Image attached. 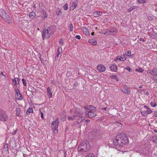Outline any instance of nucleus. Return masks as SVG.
<instances>
[{"label":"nucleus","mask_w":157,"mask_h":157,"mask_svg":"<svg viewBox=\"0 0 157 157\" xmlns=\"http://www.w3.org/2000/svg\"><path fill=\"white\" fill-rule=\"evenodd\" d=\"M151 140H152L154 143L157 144V135L155 134L153 136Z\"/></svg>","instance_id":"26"},{"label":"nucleus","mask_w":157,"mask_h":157,"mask_svg":"<svg viewBox=\"0 0 157 157\" xmlns=\"http://www.w3.org/2000/svg\"><path fill=\"white\" fill-rule=\"evenodd\" d=\"M15 90L16 92V94L17 95V96H18V94L20 95V98H19V100H21L22 99V96L21 94L20 93V91L19 90V89L16 87L15 88Z\"/></svg>","instance_id":"17"},{"label":"nucleus","mask_w":157,"mask_h":157,"mask_svg":"<svg viewBox=\"0 0 157 157\" xmlns=\"http://www.w3.org/2000/svg\"><path fill=\"white\" fill-rule=\"evenodd\" d=\"M117 60H120L124 61L122 57H117L116 58Z\"/></svg>","instance_id":"41"},{"label":"nucleus","mask_w":157,"mask_h":157,"mask_svg":"<svg viewBox=\"0 0 157 157\" xmlns=\"http://www.w3.org/2000/svg\"><path fill=\"white\" fill-rule=\"evenodd\" d=\"M153 77V79L157 82V74Z\"/></svg>","instance_id":"45"},{"label":"nucleus","mask_w":157,"mask_h":157,"mask_svg":"<svg viewBox=\"0 0 157 157\" xmlns=\"http://www.w3.org/2000/svg\"><path fill=\"white\" fill-rule=\"evenodd\" d=\"M135 6H133L128 8V9L127 10V11L129 13V12H131L133 9H135Z\"/></svg>","instance_id":"32"},{"label":"nucleus","mask_w":157,"mask_h":157,"mask_svg":"<svg viewBox=\"0 0 157 157\" xmlns=\"http://www.w3.org/2000/svg\"><path fill=\"white\" fill-rule=\"evenodd\" d=\"M43 14L44 15V17L43 18V19H44L47 17V14L45 12H43Z\"/></svg>","instance_id":"43"},{"label":"nucleus","mask_w":157,"mask_h":157,"mask_svg":"<svg viewBox=\"0 0 157 157\" xmlns=\"http://www.w3.org/2000/svg\"><path fill=\"white\" fill-rule=\"evenodd\" d=\"M33 7L34 8H36V5L35 4H34L33 5Z\"/></svg>","instance_id":"63"},{"label":"nucleus","mask_w":157,"mask_h":157,"mask_svg":"<svg viewBox=\"0 0 157 157\" xmlns=\"http://www.w3.org/2000/svg\"><path fill=\"white\" fill-rule=\"evenodd\" d=\"M62 48L60 46L58 47L56 52V55L55 57L56 59H57L59 57H61V55H60V56H59V55L62 54Z\"/></svg>","instance_id":"11"},{"label":"nucleus","mask_w":157,"mask_h":157,"mask_svg":"<svg viewBox=\"0 0 157 157\" xmlns=\"http://www.w3.org/2000/svg\"><path fill=\"white\" fill-rule=\"evenodd\" d=\"M83 111L80 110L77 108H75L72 110L70 111V113L71 116H69L67 117L68 120L70 121H74L75 120L76 118L78 117H81L83 115Z\"/></svg>","instance_id":"1"},{"label":"nucleus","mask_w":157,"mask_h":157,"mask_svg":"<svg viewBox=\"0 0 157 157\" xmlns=\"http://www.w3.org/2000/svg\"><path fill=\"white\" fill-rule=\"evenodd\" d=\"M120 137L121 138V143L122 145L125 144L128 142V136L124 134H121L117 136V138Z\"/></svg>","instance_id":"4"},{"label":"nucleus","mask_w":157,"mask_h":157,"mask_svg":"<svg viewBox=\"0 0 157 157\" xmlns=\"http://www.w3.org/2000/svg\"><path fill=\"white\" fill-rule=\"evenodd\" d=\"M75 38L78 40H79L80 39L81 37L79 35H76L75 36Z\"/></svg>","instance_id":"50"},{"label":"nucleus","mask_w":157,"mask_h":157,"mask_svg":"<svg viewBox=\"0 0 157 157\" xmlns=\"http://www.w3.org/2000/svg\"><path fill=\"white\" fill-rule=\"evenodd\" d=\"M148 19L149 20L151 21V19H152V18H151V17H150V16H149L148 17Z\"/></svg>","instance_id":"57"},{"label":"nucleus","mask_w":157,"mask_h":157,"mask_svg":"<svg viewBox=\"0 0 157 157\" xmlns=\"http://www.w3.org/2000/svg\"><path fill=\"white\" fill-rule=\"evenodd\" d=\"M59 13H58V14H57V15H61L62 14V12L61 11V10H59Z\"/></svg>","instance_id":"53"},{"label":"nucleus","mask_w":157,"mask_h":157,"mask_svg":"<svg viewBox=\"0 0 157 157\" xmlns=\"http://www.w3.org/2000/svg\"><path fill=\"white\" fill-rule=\"evenodd\" d=\"M9 115L6 112L0 109V121L6 122L8 121Z\"/></svg>","instance_id":"3"},{"label":"nucleus","mask_w":157,"mask_h":157,"mask_svg":"<svg viewBox=\"0 0 157 157\" xmlns=\"http://www.w3.org/2000/svg\"><path fill=\"white\" fill-rule=\"evenodd\" d=\"M12 80L14 85L16 86V88H17V85L18 84L20 81L19 78H15L14 79H12Z\"/></svg>","instance_id":"14"},{"label":"nucleus","mask_w":157,"mask_h":157,"mask_svg":"<svg viewBox=\"0 0 157 157\" xmlns=\"http://www.w3.org/2000/svg\"><path fill=\"white\" fill-rule=\"evenodd\" d=\"M95 109L96 108L93 106V107H92V108H91L90 110H91L92 111L94 112V111Z\"/></svg>","instance_id":"49"},{"label":"nucleus","mask_w":157,"mask_h":157,"mask_svg":"<svg viewBox=\"0 0 157 157\" xmlns=\"http://www.w3.org/2000/svg\"><path fill=\"white\" fill-rule=\"evenodd\" d=\"M8 145L7 143H6L4 146V147L2 148V151H4L5 153L8 151Z\"/></svg>","instance_id":"19"},{"label":"nucleus","mask_w":157,"mask_h":157,"mask_svg":"<svg viewBox=\"0 0 157 157\" xmlns=\"http://www.w3.org/2000/svg\"><path fill=\"white\" fill-rule=\"evenodd\" d=\"M82 30L83 32H84V33H85V34L86 35H88L89 34V33L87 28H86L83 27L82 28Z\"/></svg>","instance_id":"27"},{"label":"nucleus","mask_w":157,"mask_h":157,"mask_svg":"<svg viewBox=\"0 0 157 157\" xmlns=\"http://www.w3.org/2000/svg\"><path fill=\"white\" fill-rule=\"evenodd\" d=\"M151 106L155 107L156 106V102L155 100L152 101L151 103Z\"/></svg>","instance_id":"31"},{"label":"nucleus","mask_w":157,"mask_h":157,"mask_svg":"<svg viewBox=\"0 0 157 157\" xmlns=\"http://www.w3.org/2000/svg\"><path fill=\"white\" fill-rule=\"evenodd\" d=\"M107 107H105L102 108L101 109L102 110H106L107 109Z\"/></svg>","instance_id":"52"},{"label":"nucleus","mask_w":157,"mask_h":157,"mask_svg":"<svg viewBox=\"0 0 157 157\" xmlns=\"http://www.w3.org/2000/svg\"><path fill=\"white\" fill-rule=\"evenodd\" d=\"M109 68L111 71H113L116 72L117 70V65L114 64L111 65L109 67Z\"/></svg>","instance_id":"15"},{"label":"nucleus","mask_w":157,"mask_h":157,"mask_svg":"<svg viewBox=\"0 0 157 157\" xmlns=\"http://www.w3.org/2000/svg\"><path fill=\"white\" fill-rule=\"evenodd\" d=\"M139 40L141 41H144V40L142 38H140Z\"/></svg>","instance_id":"55"},{"label":"nucleus","mask_w":157,"mask_h":157,"mask_svg":"<svg viewBox=\"0 0 157 157\" xmlns=\"http://www.w3.org/2000/svg\"><path fill=\"white\" fill-rule=\"evenodd\" d=\"M63 8L64 10H66L68 8V5L66 3L63 6Z\"/></svg>","instance_id":"37"},{"label":"nucleus","mask_w":157,"mask_h":157,"mask_svg":"<svg viewBox=\"0 0 157 157\" xmlns=\"http://www.w3.org/2000/svg\"><path fill=\"white\" fill-rule=\"evenodd\" d=\"M117 123H118V124H119L118 125H119V126H120V125H121V126H122V124H121V123H119V122H117Z\"/></svg>","instance_id":"60"},{"label":"nucleus","mask_w":157,"mask_h":157,"mask_svg":"<svg viewBox=\"0 0 157 157\" xmlns=\"http://www.w3.org/2000/svg\"><path fill=\"white\" fill-rule=\"evenodd\" d=\"M144 107L147 109H148L149 108L147 105H144Z\"/></svg>","instance_id":"62"},{"label":"nucleus","mask_w":157,"mask_h":157,"mask_svg":"<svg viewBox=\"0 0 157 157\" xmlns=\"http://www.w3.org/2000/svg\"><path fill=\"white\" fill-rule=\"evenodd\" d=\"M138 2L140 3H145V0H138Z\"/></svg>","instance_id":"42"},{"label":"nucleus","mask_w":157,"mask_h":157,"mask_svg":"<svg viewBox=\"0 0 157 157\" xmlns=\"http://www.w3.org/2000/svg\"><path fill=\"white\" fill-rule=\"evenodd\" d=\"M52 36L51 34H50L49 31L47 29L44 30L42 33V36L43 40L44 38L49 39L50 36Z\"/></svg>","instance_id":"9"},{"label":"nucleus","mask_w":157,"mask_h":157,"mask_svg":"<svg viewBox=\"0 0 157 157\" xmlns=\"http://www.w3.org/2000/svg\"><path fill=\"white\" fill-rule=\"evenodd\" d=\"M125 69L128 70L129 72H131L132 71V70L131 68H130V67L127 66L126 67Z\"/></svg>","instance_id":"39"},{"label":"nucleus","mask_w":157,"mask_h":157,"mask_svg":"<svg viewBox=\"0 0 157 157\" xmlns=\"http://www.w3.org/2000/svg\"><path fill=\"white\" fill-rule=\"evenodd\" d=\"M147 110L146 111V113L147 114L151 113L152 112V111L149 108L147 109Z\"/></svg>","instance_id":"36"},{"label":"nucleus","mask_w":157,"mask_h":157,"mask_svg":"<svg viewBox=\"0 0 157 157\" xmlns=\"http://www.w3.org/2000/svg\"><path fill=\"white\" fill-rule=\"evenodd\" d=\"M77 119L76 122L77 123H79L82 122L85 119V118L81 116V117H78Z\"/></svg>","instance_id":"18"},{"label":"nucleus","mask_w":157,"mask_h":157,"mask_svg":"<svg viewBox=\"0 0 157 157\" xmlns=\"http://www.w3.org/2000/svg\"><path fill=\"white\" fill-rule=\"evenodd\" d=\"M29 16L30 18L32 19H33L36 16V13L33 11L30 12L29 14Z\"/></svg>","instance_id":"23"},{"label":"nucleus","mask_w":157,"mask_h":157,"mask_svg":"<svg viewBox=\"0 0 157 157\" xmlns=\"http://www.w3.org/2000/svg\"><path fill=\"white\" fill-rule=\"evenodd\" d=\"M110 77L112 78L115 79L117 81H118L119 80V78L117 77V76L116 75H115L110 76Z\"/></svg>","instance_id":"30"},{"label":"nucleus","mask_w":157,"mask_h":157,"mask_svg":"<svg viewBox=\"0 0 157 157\" xmlns=\"http://www.w3.org/2000/svg\"><path fill=\"white\" fill-rule=\"evenodd\" d=\"M157 74V67H155L151 70V75H155Z\"/></svg>","instance_id":"24"},{"label":"nucleus","mask_w":157,"mask_h":157,"mask_svg":"<svg viewBox=\"0 0 157 157\" xmlns=\"http://www.w3.org/2000/svg\"><path fill=\"white\" fill-rule=\"evenodd\" d=\"M59 119L57 118L55 121H53L52 123L51 127L52 129L55 130L56 132H55V133H57L58 132L57 128L59 125Z\"/></svg>","instance_id":"6"},{"label":"nucleus","mask_w":157,"mask_h":157,"mask_svg":"<svg viewBox=\"0 0 157 157\" xmlns=\"http://www.w3.org/2000/svg\"><path fill=\"white\" fill-rule=\"evenodd\" d=\"M69 28L70 29V32H72L73 29V26L72 23H71L70 24Z\"/></svg>","instance_id":"33"},{"label":"nucleus","mask_w":157,"mask_h":157,"mask_svg":"<svg viewBox=\"0 0 157 157\" xmlns=\"http://www.w3.org/2000/svg\"><path fill=\"white\" fill-rule=\"evenodd\" d=\"M145 94L147 95H149V92L148 91H147L145 93Z\"/></svg>","instance_id":"58"},{"label":"nucleus","mask_w":157,"mask_h":157,"mask_svg":"<svg viewBox=\"0 0 157 157\" xmlns=\"http://www.w3.org/2000/svg\"><path fill=\"white\" fill-rule=\"evenodd\" d=\"M85 157H95L94 155L93 154L88 153Z\"/></svg>","instance_id":"35"},{"label":"nucleus","mask_w":157,"mask_h":157,"mask_svg":"<svg viewBox=\"0 0 157 157\" xmlns=\"http://www.w3.org/2000/svg\"><path fill=\"white\" fill-rule=\"evenodd\" d=\"M90 148V145L89 142L86 140L82 141L78 147L79 151L82 152L86 151Z\"/></svg>","instance_id":"2"},{"label":"nucleus","mask_w":157,"mask_h":157,"mask_svg":"<svg viewBox=\"0 0 157 157\" xmlns=\"http://www.w3.org/2000/svg\"><path fill=\"white\" fill-rule=\"evenodd\" d=\"M101 33H102L106 35H110V30L108 29H103L101 31Z\"/></svg>","instance_id":"16"},{"label":"nucleus","mask_w":157,"mask_h":157,"mask_svg":"<svg viewBox=\"0 0 157 157\" xmlns=\"http://www.w3.org/2000/svg\"><path fill=\"white\" fill-rule=\"evenodd\" d=\"M59 44L61 45H63L64 44L63 40L62 39H61L59 41Z\"/></svg>","instance_id":"44"},{"label":"nucleus","mask_w":157,"mask_h":157,"mask_svg":"<svg viewBox=\"0 0 157 157\" xmlns=\"http://www.w3.org/2000/svg\"><path fill=\"white\" fill-rule=\"evenodd\" d=\"M136 71L137 72H139L141 73H142V72L144 71V70L142 68H139L136 69Z\"/></svg>","instance_id":"38"},{"label":"nucleus","mask_w":157,"mask_h":157,"mask_svg":"<svg viewBox=\"0 0 157 157\" xmlns=\"http://www.w3.org/2000/svg\"><path fill=\"white\" fill-rule=\"evenodd\" d=\"M88 42L93 45H96L97 44V41L93 39L89 40Z\"/></svg>","instance_id":"25"},{"label":"nucleus","mask_w":157,"mask_h":157,"mask_svg":"<svg viewBox=\"0 0 157 157\" xmlns=\"http://www.w3.org/2000/svg\"><path fill=\"white\" fill-rule=\"evenodd\" d=\"M113 144L115 146H123L122 144L121 143V138L120 137L117 138V136L113 140Z\"/></svg>","instance_id":"8"},{"label":"nucleus","mask_w":157,"mask_h":157,"mask_svg":"<svg viewBox=\"0 0 157 157\" xmlns=\"http://www.w3.org/2000/svg\"><path fill=\"white\" fill-rule=\"evenodd\" d=\"M92 107H93V106L91 105H85L84 106V108L86 109H88V110H90Z\"/></svg>","instance_id":"29"},{"label":"nucleus","mask_w":157,"mask_h":157,"mask_svg":"<svg viewBox=\"0 0 157 157\" xmlns=\"http://www.w3.org/2000/svg\"><path fill=\"white\" fill-rule=\"evenodd\" d=\"M85 113L86 116H87L90 118H92L95 117L96 116V113L91 110H88V109L85 110Z\"/></svg>","instance_id":"7"},{"label":"nucleus","mask_w":157,"mask_h":157,"mask_svg":"<svg viewBox=\"0 0 157 157\" xmlns=\"http://www.w3.org/2000/svg\"><path fill=\"white\" fill-rule=\"evenodd\" d=\"M47 91L48 93V96L49 97V98H50L52 97V93L51 91V89L49 87H47Z\"/></svg>","instance_id":"21"},{"label":"nucleus","mask_w":157,"mask_h":157,"mask_svg":"<svg viewBox=\"0 0 157 157\" xmlns=\"http://www.w3.org/2000/svg\"><path fill=\"white\" fill-rule=\"evenodd\" d=\"M97 70L100 72H103L105 70V67L102 64H99L97 66Z\"/></svg>","instance_id":"13"},{"label":"nucleus","mask_w":157,"mask_h":157,"mask_svg":"<svg viewBox=\"0 0 157 157\" xmlns=\"http://www.w3.org/2000/svg\"><path fill=\"white\" fill-rule=\"evenodd\" d=\"M0 16L5 21L10 20V17L3 9H0Z\"/></svg>","instance_id":"5"},{"label":"nucleus","mask_w":157,"mask_h":157,"mask_svg":"<svg viewBox=\"0 0 157 157\" xmlns=\"http://www.w3.org/2000/svg\"><path fill=\"white\" fill-rule=\"evenodd\" d=\"M142 86H139V88H142Z\"/></svg>","instance_id":"64"},{"label":"nucleus","mask_w":157,"mask_h":157,"mask_svg":"<svg viewBox=\"0 0 157 157\" xmlns=\"http://www.w3.org/2000/svg\"><path fill=\"white\" fill-rule=\"evenodd\" d=\"M131 51H128L127 55L128 56H131Z\"/></svg>","instance_id":"47"},{"label":"nucleus","mask_w":157,"mask_h":157,"mask_svg":"<svg viewBox=\"0 0 157 157\" xmlns=\"http://www.w3.org/2000/svg\"><path fill=\"white\" fill-rule=\"evenodd\" d=\"M40 117L43 119H44V118L43 113V112L41 111L40 112Z\"/></svg>","instance_id":"46"},{"label":"nucleus","mask_w":157,"mask_h":157,"mask_svg":"<svg viewBox=\"0 0 157 157\" xmlns=\"http://www.w3.org/2000/svg\"><path fill=\"white\" fill-rule=\"evenodd\" d=\"M1 74V75H2L5 76V77H6L5 75L3 74V72H2Z\"/></svg>","instance_id":"61"},{"label":"nucleus","mask_w":157,"mask_h":157,"mask_svg":"<svg viewBox=\"0 0 157 157\" xmlns=\"http://www.w3.org/2000/svg\"><path fill=\"white\" fill-rule=\"evenodd\" d=\"M121 91L123 92L126 94H130V91L129 90V88L128 86H124L121 88Z\"/></svg>","instance_id":"12"},{"label":"nucleus","mask_w":157,"mask_h":157,"mask_svg":"<svg viewBox=\"0 0 157 157\" xmlns=\"http://www.w3.org/2000/svg\"><path fill=\"white\" fill-rule=\"evenodd\" d=\"M147 73H150L151 75V70H148L147 71Z\"/></svg>","instance_id":"51"},{"label":"nucleus","mask_w":157,"mask_h":157,"mask_svg":"<svg viewBox=\"0 0 157 157\" xmlns=\"http://www.w3.org/2000/svg\"><path fill=\"white\" fill-rule=\"evenodd\" d=\"M77 2L76 1L73 2L72 3V6L74 7V9L75 8H76L77 7Z\"/></svg>","instance_id":"34"},{"label":"nucleus","mask_w":157,"mask_h":157,"mask_svg":"<svg viewBox=\"0 0 157 157\" xmlns=\"http://www.w3.org/2000/svg\"><path fill=\"white\" fill-rule=\"evenodd\" d=\"M47 29L49 31L50 34L52 35L56 30V26L54 25H51L48 27Z\"/></svg>","instance_id":"10"},{"label":"nucleus","mask_w":157,"mask_h":157,"mask_svg":"<svg viewBox=\"0 0 157 157\" xmlns=\"http://www.w3.org/2000/svg\"><path fill=\"white\" fill-rule=\"evenodd\" d=\"M102 13L99 11H96L94 12L93 14L94 17H98L102 15Z\"/></svg>","instance_id":"20"},{"label":"nucleus","mask_w":157,"mask_h":157,"mask_svg":"<svg viewBox=\"0 0 157 157\" xmlns=\"http://www.w3.org/2000/svg\"><path fill=\"white\" fill-rule=\"evenodd\" d=\"M154 116H155V117H157V111H155L154 112Z\"/></svg>","instance_id":"48"},{"label":"nucleus","mask_w":157,"mask_h":157,"mask_svg":"<svg viewBox=\"0 0 157 157\" xmlns=\"http://www.w3.org/2000/svg\"><path fill=\"white\" fill-rule=\"evenodd\" d=\"M123 59L124 60H125L126 59V57H125V56L124 55L123 57Z\"/></svg>","instance_id":"54"},{"label":"nucleus","mask_w":157,"mask_h":157,"mask_svg":"<svg viewBox=\"0 0 157 157\" xmlns=\"http://www.w3.org/2000/svg\"><path fill=\"white\" fill-rule=\"evenodd\" d=\"M17 115L18 116H19V114H20V113H19V111H17Z\"/></svg>","instance_id":"56"},{"label":"nucleus","mask_w":157,"mask_h":157,"mask_svg":"<svg viewBox=\"0 0 157 157\" xmlns=\"http://www.w3.org/2000/svg\"><path fill=\"white\" fill-rule=\"evenodd\" d=\"M33 112L32 108L31 107H29L27 111L26 112V114L27 115H29V113H33Z\"/></svg>","instance_id":"28"},{"label":"nucleus","mask_w":157,"mask_h":157,"mask_svg":"<svg viewBox=\"0 0 157 157\" xmlns=\"http://www.w3.org/2000/svg\"><path fill=\"white\" fill-rule=\"evenodd\" d=\"M117 30L115 29L110 30V35H114L117 33Z\"/></svg>","instance_id":"22"},{"label":"nucleus","mask_w":157,"mask_h":157,"mask_svg":"<svg viewBox=\"0 0 157 157\" xmlns=\"http://www.w3.org/2000/svg\"><path fill=\"white\" fill-rule=\"evenodd\" d=\"M66 119L65 118H61V120L62 121H64Z\"/></svg>","instance_id":"59"},{"label":"nucleus","mask_w":157,"mask_h":157,"mask_svg":"<svg viewBox=\"0 0 157 157\" xmlns=\"http://www.w3.org/2000/svg\"><path fill=\"white\" fill-rule=\"evenodd\" d=\"M22 80L23 82V85L25 86H26L27 85V83L26 80L24 78H22Z\"/></svg>","instance_id":"40"}]
</instances>
